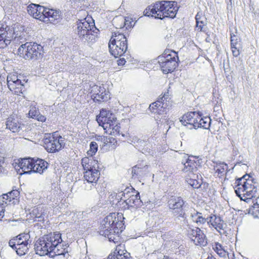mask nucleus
Here are the masks:
<instances>
[{
  "mask_svg": "<svg viewBox=\"0 0 259 259\" xmlns=\"http://www.w3.org/2000/svg\"><path fill=\"white\" fill-rule=\"evenodd\" d=\"M121 217V214L115 213H111L106 217L101 222L99 234L107 237L110 242L118 243L120 240L119 234L124 228L122 221L119 220V217Z\"/></svg>",
  "mask_w": 259,
  "mask_h": 259,
  "instance_id": "nucleus-1",
  "label": "nucleus"
},
{
  "mask_svg": "<svg viewBox=\"0 0 259 259\" xmlns=\"http://www.w3.org/2000/svg\"><path fill=\"white\" fill-rule=\"evenodd\" d=\"M178 10L176 2L162 1H157L153 5L148 6L144 13L145 16L163 19L165 18H175Z\"/></svg>",
  "mask_w": 259,
  "mask_h": 259,
  "instance_id": "nucleus-2",
  "label": "nucleus"
},
{
  "mask_svg": "<svg viewBox=\"0 0 259 259\" xmlns=\"http://www.w3.org/2000/svg\"><path fill=\"white\" fill-rule=\"evenodd\" d=\"M62 241L61 234L58 232L51 233L40 237L35 243L34 248L36 254L40 256L47 255L52 252L58 243Z\"/></svg>",
  "mask_w": 259,
  "mask_h": 259,
  "instance_id": "nucleus-3",
  "label": "nucleus"
},
{
  "mask_svg": "<svg viewBox=\"0 0 259 259\" xmlns=\"http://www.w3.org/2000/svg\"><path fill=\"white\" fill-rule=\"evenodd\" d=\"M249 176L245 175L236 181L237 185L235 188L236 195L240 198L246 202H249L252 198L256 196V188L254 185L252 179H249Z\"/></svg>",
  "mask_w": 259,
  "mask_h": 259,
  "instance_id": "nucleus-4",
  "label": "nucleus"
},
{
  "mask_svg": "<svg viewBox=\"0 0 259 259\" xmlns=\"http://www.w3.org/2000/svg\"><path fill=\"white\" fill-rule=\"evenodd\" d=\"M76 32L83 42H92L95 40L96 36L92 32L97 33L99 30L95 27L94 23H90L87 18L79 20L77 22Z\"/></svg>",
  "mask_w": 259,
  "mask_h": 259,
  "instance_id": "nucleus-5",
  "label": "nucleus"
},
{
  "mask_svg": "<svg viewBox=\"0 0 259 259\" xmlns=\"http://www.w3.org/2000/svg\"><path fill=\"white\" fill-rule=\"evenodd\" d=\"M111 54L115 58L123 55L127 49V38L122 33L114 32L109 42Z\"/></svg>",
  "mask_w": 259,
  "mask_h": 259,
  "instance_id": "nucleus-6",
  "label": "nucleus"
},
{
  "mask_svg": "<svg viewBox=\"0 0 259 259\" xmlns=\"http://www.w3.org/2000/svg\"><path fill=\"white\" fill-rule=\"evenodd\" d=\"M42 47L35 42H27L18 48L17 54L26 60H37L43 55Z\"/></svg>",
  "mask_w": 259,
  "mask_h": 259,
  "instance_id": "nucleus-7",
  "label": "nucleus"
},
{
  "mask_svg": "<svg viewBox=\"0 0 259 259\" xmlns=\"http://www.w3.org/2000/svg\"><path fill=\"white\" fill-rule=\"evenodd\" d=\"M30 238L29 234H20L11 239L9 242V244L10 247L16 250L18 255H23L28 250L31 243Z\"/></svg>",
  "mask_w": 259,
  "mask_h": 259,
  "instance_id": "nucleus-8",
  "label": "nucleus"
},
{
  "mask_svg": "<svg viewBox=\"0 0 259 259\" xmlns=\"http://www.w3.org/2000/svg\"><path fill=\"white\" fill-rule=\"evenodd\" d=\"M168 53V51L165 52L158 58V62L160 63L161 70L164 73L173 71L177 66V60L179 58L176 52L171 51L170 54Z\"/></svg>",
  "mask_w": 259,
  "mask_h": 259,
  "instance_id": "nucleus-9",
  "label": "nucleus"
},
{
  "mask_svg": "<svg viewBox=\"0 0 259 259\" xmlns=\"http://www.w3.org/2000/svg\"><path fill=\"white\" fill-rule=\"evenodd\" d=\"M96 120L99 125L102 126L106 133H108L111 126L116 123L117 121L115 115L105 109H102L100 111L99 115L97 116Z\"/></svg>",
  "mask_w": 259,
  "mask_h": 259,
  "instance_id": "nucleus-10",
  "label": "nucleus"
},
{
  "mask_svg": "<svg viewBox=\"0 0 259 259\" xmlns=\"http://www.w3.org/2000/svg\"><path fill=\"white\" fill-rule=\"evenodd\" d=\"M64 139L61 136L49 135L44 140V147L49 152L58 151L65 145Z\"/></svg>",
  "mask_w": 259,
  "mask_h": 259,
  "instance_id": "nucleus-11",
  "label": "nucleus"
},
{
  "mask_svg": "<svg viewBox=\"0 0 259 259\" xmlns=\"http://www.w3.org/2000/svg\"><path fill=\"white\" fill-rule=\"evenodd\" d=\"M132 188L126 187L123 191H121L117 194L118 197L122 199L123 197L125 199L124 200V203L127 206H138L141 205L142 202L140 198L139 193L132 194L135 193L132 190Z\"/></svg>",
  "mask_w": 259,
  "mask_h": 259,
  "instance_id": "nucleus-12",
  "label": "nucleus"
},
{
  "mask_svg": "<svg viewBox=\"0 0 259 259\" xmlns=\"http://www.w3.org/2000/svg\"><path fill=\"white\" fill-rule=\"evenodd\" d=\"M24 29V27L20 24H15L13 27H11L7 25L6 30L11 32L12 34L10 38V42L12 41L16 44L24 42L27 37V33Z\"/></svg>",
  "mask_w": 259,
  "mask_h": 259,
  "instance_id": "nucleus-13",
  "label": "nucleus"
},
{
  "mask_svg": "<svg viewBox=\"0 0 259 259\" xmlns=\"http://www.w3.org/2000/svg\"><path fill=\"white\" fill-rule=\"evenodd\" d=\"M184 202L180 197H172L168 201V206L172 210L174 215L179 220L185 218V213L183 209Z\"/></svg>",
  "mask_w": 259,
  "mask_h": 259,
  "instance_id": "nucleus-14",
  "label": "nucleus"
},
{
  "mask_svg": "<svg viewBox=\"0 0 259 259\" xmlns=\"http://www.w3.org/2000/svg\"><path fill=\"white\" fill-rule=\"evenodd\" d=\"M7 84L9 89L15 94L20 95L24 91V85L18 76L10 74L7 77Z\"/></svg>",
  "mask_w": 259,
  "mask_h": 259,
  "instance_id": "nucleus-15",
  "label": "nucleus"
},
{
  "mask_svg": "<svg viewBox=\"0 0 259 259\" xmlns=\"http://www.w3.org/2000/svg\"><path fill=\"white\" fill-rule=\"evenodd\" d=\"M199 118V114L196 112H190L184 114L181 118L180 122L185 126L190 125L189 128H199L198 120Z\"/></svg>",
  "mask_w": 259,
  "mask_h": 259,
  "instance_id": "nucleus-16",
  "label": "nucleus"
},
{
  "mask_svg": "<svg viewBox=\"0 0 259 259\" xmlns=\"http://www.w3.org/2000/svg\"><path fill=\"white\" fill-rule=\"evenodd\" d=\"M33 158H23L19 160V163L15 165L16 169L19 171L20 174H30L33 172Z\"/></svg>",
  "mask_w": 259,
  "mask_h": 259,
  "instance_id": "nucleus-17",
  "label": "nucleus"
},
{
  "mask_svg": "<svg viewBox=\"0 0 259 259\" xmlns=\"http://www.w3.org/2000/svg\"><path fill=\"white\" fill-rule=\"evenodd\" d=\"M42 22L53 24L58 23L61 20V12L59 11L45 8Z\"/></svg>",
  "mask_w": 259,
  "mask_h": 259,
  "instance_id": "nucleus-18",
  "label": "nucleus"
},
{
  "mask_svg": "<svg viewBox=\"0 0 259 259\" xmlns=\"http://www.w3.org/2000/svg\"><path fill=\"white\" fill-rule=\"evenodd\" d=\"M182 163L184 165L182 171L187 173L188 176L199 174L198 171L199 165L194 159L186 156V161H183Z\"/></svg>",
  "mask_w": 259,
  "mask_h": 259,
  "instance_id": "nucleus-19",
  "label": "nucleus"
},
{
  "mask_svg": "<svg viewBox=\"0 0 259 259\" xmlns=\"http://www.w3.org/2000/svg\"><path fill=\"white\" fill-rule=\"evenodd\" d=\"M7 25L6 23H0V49L6 48L11 42V32L6 30Z\"/></svg>",
  "mask_w": 259,
  "mask_h": 259,
  "instance_id": "nucleus-20",
  "label": "nucleus"
},
{
  "mask_svg": "<svg viewBox=\"0 0 259 259\" xmlns=\"http://www.w3.org/2000/svg\"><path fill=\"white\" fill-rule=\"evenodd\" d=\"M45 8L40 5L31 4L27 7V12L34 18L42 21Z\"/></svg>",
  "mask_w": 259,
  "mask_h": 259,
  "instance_id": "nucleus-21",
  "label": "nucleus"
},
{
  "mask_svg": "<svg viewBox=\"0 0 259 259\" xmlns=\"http://www.w3.org/2000/svg\"><path fill=\"white\" fill-rule=\"evenodd\" d=\"M3 203L0 204V221L5 215L4 203L7 205L16 204L18 203V199L12 197V193L4 194L2 195Z\"/></svg>",
  "mask_w": 259,
  "mask_h": 259,
  "instance_id": "nucleus-22",
  "label": "nucleus"
},
{
  "mask_svg": "<svg viewBox=\"0 0 259 259\" xmlns=\"http://www.w3.org/2000/svg\"><path fill=\"white\" fill-rule=\"evenodd\" d=\"M130 253L120 244L117 245L114 252L109 255L107 259H130Z\"/></svg>",
  "mask_w": 259,
  "mask_h": 259,
  "instance_id": "nucleus-23",
  "label": "nucleus"
},
{
  "mask_svg": "<svg viewBox=\"0 0 259 259\" xmlns=\"http://www.w3.org/2000/svg\"><path fill=\"white\" fill-rule=\"evenodd\" d=\"M207 224L214 228L221 234V230H224V226L225 225L220 217L215 215H210L207 217Z\"/></svg>",
  "mask_w": 259,
  "mask_h": 259,
  "instance_id": "nucleus-24",
  "label": "nucleus"
},
{
  "mask_svg": "<svg viewBox=\"0 0 259 259\" xmlns=\"http://www.w3.org/2000/svg\"><path fill=\"white\" fill-rule=\"evenodd\" d=\"M81 164L84 170L88 171L93 169H99L98 161L93 158L85 157L81 159Z\"/></svg>",
  "mask_w": 259,
  "mask_h": 259,
  "instance_id": "nucleus-25",
  "label": "nucleus"
},
{
  "mask_svg": "<svg viewBox=\"0 0 259 259\" xmlns=\"http://www.w3.org/2000/svg\"><path fill=\"white\" fill-rule=\"evenodd\" d=\"M7 128L10 130L13 133L19 132L22 128L21 124L14 116L9 117L6 121Z\"/></svg>",
  "mask_w": 259,
  "mask_h": 259,
  "instance_id": "nucleus-26",
  "label": "nucleus"
},
{
  "mask_svg": "<svg viewBox=\"0 0 259 259\" xmlns=\"http://www.w3.org/2000/svg\"><path fill=\"white\" fill-rule=\"evenodd\" d=\"M49 166V163L44 159L33 158V172H38L42 174L47 170Z\"/></svg>",
  "mask_w": 259,
  "mask_h": 259,
  "instance_id": "nucleus-27",
  "label": "nucleus"
},
{
  "mask_svg": "<svg viewBox=\"0 0 259 259\" xmlns=\"http://www.w3.org/2000/svg\"><path fill=\"white\" fill-rule=\"evenodd\" d=\"M46 207L44 206H38L34 208L31 212L32 217L35 219V221L41 222L44 220L45 217L47 214Z\"/></svg>",
  "mask_w": 259,
  "mask_h": 259,
  "instance_id": "nucleus-28",
  "label": "nucleus"
},
{
  "mask_svg": "<svg viewBox=\"0 0 259 259\" xmlns=\"http://www.w3.org/2000/svg\"><path fill=\"white\" fill-rule=\"evenodd\" d=\"M100 172L98 169H93L84 171V178L87 182L97 183L99 178Z\"/></svg>",
  "mask_w": 259,
  "mask_h": 259,
  "instance_id": "nucleus-29",
  "label": "nucleus"
},
{
  "mask_svg": "<svg viewBox=\"0 0 259 259\" xmlns=\"http://www.w3.org/2000/svg\"><path fill=\"white\" fill-rule=\"evenodd\" d=\"M28 115L30 118L35 119L39 121L45 122L46 120V117L41 115L38 110L34 106L30 107Z\"/></svg>",
  "mask_w": 259,
  "mask_h": 259,
  "instance_id": "nucleus-30",
  "label": "nucleus"
},
{
  "mask_svg": "<svg viewBox=\"0 0 259 259\" xmlns=\"http://www.w3.org/2000/svg\"><path fill=\"white\" fill-rule=\"evenodd\" d=\"M96 88L98 89V91L99 92L97 93H94L92 96V97H94V100H96L99 102L107 100L108 98V95L105 93L104 88L100 87L98 89V86H96Z\"/></svg>",
  "mask_w": 259,
  "mask_h": 259,
  "instance_id": "nucleus-31",
  "label": "nucleus"
},
{
  "mask_svg": "<svg viewBox=\"0 0 259 259\" xmlns=\"http://www.w3.org/2000/svg\"><path fill=\"white\" fill-rule=\"evenodd\" d=\"M228 165L224 162L217 163L214 168L215 174H217V176L219 177L224 176L228 171Z\"/></svg>",
  "mask_w": 259,
  "mask_h": 259,
  "instance_id": "nucleus-32",
  "label": "nucleus"
},
{
  "mask_svg": "<svg viewBox=\"0 0 259 259\" xmlns=\"http://www.w3.org/2000/svg\"><path fill=\"white\" fill-rule=\"evenodd\" d=\"M197 179H198V174L188 176L186 178V181L193 188L196 189L201 186V182L197 180Z\"/></svg>",
  "mask_w": 259,
  "mask_h": 259,
  "instance_id": "nucleus-33",
  "label": "nucleus"
},
{
  "mask_svg": "<svg viewBox=\"0 0 259 259\" xmlns=\"http://www.w3.org/2000/svg\"><path fill=\"white\" fill-rule=\"evenodd\" d=\"M196 245L200 246H205L207 244V239L205 237V235L202 232H200L199 234L194 237L192 240Z\"/></svg>",
  "mask_w": 259,
  "mask_h": 259,
  "instance_id": "nucleus-34",
  "label": "nucleus"
},
{
  "mask_svg": "<svg viewBox=\"0 0 259 259\" xmlns=\"http://www.w3.org/2000/svg\"><path fill=\"white\" fill-rule=\"evenodd\" d=\"M148 166L146 165L143 167H140L138 165L133 167L132 171L133 177L135 176H142L144 175L146 173L148 172Z\"/></svg>",
  "mask_w": 259,
  "mask_h": 259,
  "instance_id": "nucleus-35",
  "label": "nucleus"
},
{
  "mask_svg": "<svg viewBox=\"0 0 259 259\" xmlns=\"http://www.w3.org/2000/svg\"><path fill=\"white\" fill-rule=\"evenodd\" d=\"M192 220L196 222L198 225L204 224L206 222L207 223V218H205L202 216L201 213L196 212L193 214H191Z\"/></svg>",
  "mask_w": 259,
  "mask_h": 259,
  "instance_id": "nucleus-36",
  "label": "nucleus"
},
{
  "mask_svg": "<svg viewBox=\"0 0 259 259\" xmlns=\"http://www.w3.org/2000/svg\"><path fill=\"white\" fill-rule=\"evenodd\" d=\"M163 104L160 105L159 101H156L154 103H152L149 106V109L152 112L157 113L160 114L163 112V110L161 109L162 107H164Z\"/></svg>",
  "mask_w": 259,
  "mask_h": 259,
  "instance_id": "nucleus-37",
  "label": "nucleus"
},
{
  "mask_svg": "<svg viewBox=\"0 0 259 259\" xmlns=\"http://www.w3.org/2000/svg\"><path fill=\"white\" fill-rule=\"evenodd\" d=\"M202 120V123L199 124V127L203 128L204 129H208L210 126L211 123V119L210 117L205 116L202 117L201 115L199 114V118L198 120V121L200 122Z\"/></svg>",
  "mask_w": 259,
  "mask_h": 259,
  "instance_id": "nucleus-38",
  "label": "nucleus"
},
{
  "mask_svg": "<svg viewBox=\"0 0 259 259\" xmlns=\"http://www.w3.org/2000/svg\"><path fill=\"white\" fill-rule=\"evenodd\" d=\"M196 27L200 31H204L203 28L206 24V20L204 17L200 16L198 14L196 16Z\"/></svg>",
  "mask_w": 259,
  "mask_h": 259,
  "instance_id": "nucleus-39",
  "label": "nucleus"
},
{
  "mask_svg": "<svg viewBox=\"0 0 259 259\" xmlns=\"http://www.w3.org/2000/svg\"><path fill=\"white\" fill-rule=\"evenodd\" d=\"M213 250L219 255L221 257H225L227 255V252L224 249L222 245L218 243H215L214 245L212 246Z\"/></svg>",
  "mask_w": 259,
  "mask_h": 259,
  "instance_id": "nucleus-40",
  "label": "nucleus"
},
{
  "mask_svg": "<svg viewBox=\"0 0 259 259\" xmlns=\"http://www.w3.org/2000/svg\"><path fill=\"white\" fill-rule=\"evenodd\" d=\"M132 142L134 143V146L141 151L142 153H144V148L142 147L145 145V142L144 140L138 139V137H135L133 138Z\"/></svg>",
  "mask_w": 259,
  "mask_h": 259,
  "instance_id": "nucleus-41",
  "label": "nucleus"
},
{
  "mask_svg": "<svg viewBox=\"0 0 259 259\" xmlns=\"http://www.w3.org/2000/svg\"><path fill=\"white\" fill-rule=\"evenodd\" d=\"M249 214H252L254 218L259 219V204L257 203H254L253 205L248 209H246Z\"/></svg>",
  "mask_w": 259,
  "mask_h": 259,
  "instance_id": "nucleus-42",
  "label": "nucleus"
},
{
  "mask_svg": "<svg viewBox=\"0 0 259 259\" xmlns=\"http://www.w3.org/2000/svg\"><path fill=\"white\" fill-rule=\"evenodd\" d=\"M187 231L188 235L192 240H193V238L196 237L200 232H202V231L197 227L194 228L189 227Z\"/></svg>",
  "mask_w": 259,
  "mask_h": 259,
  "instance_id": "nucleus-43",
  "label": "nucleus"
},
{
  "mask_svg": "<svg viewBox=\"0 0 259 259\" xmlns=\"http://www.w3.org/2000/svg\"><path fill=\"white\" fill-rule=\"evenodd\" d=\"M120 126L119 125L117 121L116 122V123L113 124V126H111L110 130L108 131L107 133H109L110 135L116 136H119L120 134Z\"/></svg>",
  "mask_w": 259,
  "mask_h": 259,
  "instance_id": "nucleus-44",
  "label": "nucleus"
},
{
  "mask_svg": "<svg viewBox=\"0 0 259 259\" xmlns=\"http://www.w3.org/2000/svg\"><path fill=\"white\" fill-rule=\"evenodd\" d=\"M98 146L96 142H92L90 145V150L87 152V154L90 156H92L97 151Z\"/></svg>",
  "mask_w": 259,
  "mask_h": 259,
  "instance_id": "nucleus-45",
  "label": "nucleus"
},
{
  "mask_svg": "<svg viewBox=\"0 0 259 259\" xmlns=\"http://www.w3.org/2000/svg\"><path fill=\"white\" fill-rule=\"evenodd\" d=\"M168 99V95L166 94H164L162 97H160L158 98V99L157 101H159V103L160 104V105H162V104H163L164 107H162L161 109L163 110V111L164 112L165 111V109L167 108L168 105L167 103V99Z\"/></svg>",
  "mask_w": 259,
  "mask_h": 259,
  "instance_id": "nucleus-46",
  "label": "nucleus"
},
{
  "mask_svg": "<svg viewBox=\"0 0 259 259\" xmlns=\"http://www.w3.org/2000/svg\"><path fill=\"white\" fill-rule=\"evenodd\" d=\"M60 243H58V244L56 245L55 249L53 250V252H54L57 255L64 254L66 252H67V251H65V248L63 249L61 248L62 245H61Z\"/></svg>",
  "mask_w": 259,
  "mask_h": 259,
  "instance_id": "nucleus-47",
  "label": "nucleus"
},
{
  "mask_svg": "<svg viewBox=\"0 0 259 259\" xmlns=\"http://www.w3.org/2000/svg\"><path fill=\"white\" fill-rule=\"evenodd\" d=\"M240 38L236 35H231V46H240Z\"/></svg>",
  "mask_w": 259,
  "mask_h": 259,
  "instance_id": "nucleus-48",
  "label": "nucleus"
},
{
  "mask_svg": "<svg viewBox=\"0 0 259 259\" xmlns=\"http://www.w3.org/2000/svg\"><path fill=\"white\" fill-rule=\"evenodd\" d=\"M233 55L234 57H238L240 55L239 47L240 46H231Z\"/></svg>",
  "mask_w": 259,
  "mask_h": 259,
  "instance_id": "nucleus-49",
  "label": "nucleus"
},
{
  "mask_svg": "<svg viewBox=\"0 0 259 259\" xmlns=\"http://www.w3.org/2000/svg\"><path fill=\"white\" fill-rule=\"evenodd\" d=\"M95 184L96 185V183H93L87 181L86 183H84V189L87 191L90 190L92 189L93 187L94 186Z\"/></svg>",
  "mask_w": 259,
  "mask_h": 259,
  "instance_id": "nucleus-50",
  "label": "nucleus"
},
{
  "mask_svg": "<svg viewBox=\"0 0 259 259\" xmlns=\"http://www.w3.org/2000/svg\"><path fill=\"white\" fill-rule=\"evenodd\" d=\"M8 193H12V197L18 198L17 197L19 196V192L16 190H13L11 192H9Z\"/></svg>",
  "mask_w": 259,
  "mask_h": 259,
  "instance_id": "nucleus-51",
  "label": "nucleus"
},
{
  "mask_svg": "<svg viewBox=\"0 0 259 259\" xmlns=\"http://www.w3.org/2000/svg\"><path fill=\"white\" fill-rule=\"evenodd\" d=\"M125 62L126 61L124 58H121L117 61V64L119 66L123 65L125 64Z\"/></svg>",
  "mask_w": 259,
  "mask_h": 259,
  "instance_id": "nucleus-52",
  "label": "nucleus"
},
{
  "mask_svg": "<svg viewBox=\"0 0 259 259\" xmlns=\"http://www.w3.org/2000/svg\"><path fill=\"white\" fill-rule=\"evenodd\" d=\"M201 259H216L214 257H213L211 254H208L207 257L205 258H201Z\"/></svg>",
  "mask_w": 259,
  "mask_h": 259,
  "instance_id": "nucleus-53",
  "label": "nucleus"
},
{
  "mask_svg": "<svg viewBox=\"0 0 259 259\" xmlns=\"http://www.w3.org/2000/svg\"><path fill=\"white\" fill-rule=\"evenodd\" d=\"M1 165L4 163L3 157H0Z\"/></svg>",
  "mask_w": 259,
  "mask_h": 259,
  "instance_id": "nucleus-54",
  "label": "nucleus"
},
{
  "mask_svg": "<svg viewBox=\"0 0 259 259\" xmlns=\"http://www.w3.org/2000/svg\"><path fill=\"white\" fill-rule=\"evenodd\" d=\"M104 141L105 143H106V142H108V139L107 138H104Z\"/></svg>",
  "mask_w": 259,
  "mask_h": 259,
  "instance_id": "nucleus-55",
  "label": "nucleus"
},
{
  "mask_svg": "<svg viewBox=\"0 0 259 259\" xmlns=\"http://www.w3.org/2000/svg\"><path fill=\"white\" fill-rule=\"evenodd\" d=\"M163 259H169V257L168 256H164Z\"/></svg>",
  "mask_w": 259,
  "mask_h": 259,
  "instance_id": "nucleus-56",
  "label": "nucleus"
},
{
  "mask_svg": "<svg viewBox=\"0 0 259 259\" xmlns=\"http://www.w3.org/2000/svg\"><path fill=\"white\" fill-rule=\"evenodd\" d=\"M198 123H202V120H201V121H200V122H199V121H198Z\"/></svg>",
  "mask_w": 259,
  "mask_h": 259,
  "instance_id": "nucleus-57",
  "label": "nucleus"
},
{
  "mask_svg": "<svg viewBox=\"0 0 259 259\" xmlns=\"http://www.w3.org/2000/svg\"><path fill=\"white\" fill-rule=\"evenodd\" d=\"M121 135H122V137H124V134H122Z\"/></svg>",
  "mask_w": 259,
  "mask_h": 259,
  "instance_id": "nucleus-58",
  "label": "nucleus"
}]
</instances>
